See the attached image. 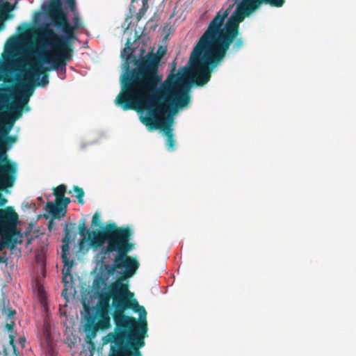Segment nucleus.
I'll return each instance as SVG.
<instances>
[{"mask_svg": "<svg viewBox=\"0 0 356 356\" xmlns=\"http://www.w3.org/2000/svg\"><path fill=\"white\" fill-rule=\"evenodd\" d=\"M226 15L225 13H216L194 48L188 64L176 74L174 67L163 82L158 71L161 58L166 54V47L160 46L156 53L151 51L146 54L145 50L140 48L137 58L133 55L134 49L131 48V41L128 38L121 51L124 63L120 76L121 91L115 100V104L147 99L152 94H161V88L169 79L172 87L176 86L177 90L188 86L186 94H189L193 83L206 84L210 80L211 72L222 63L228 51L220 35V27Z\"/></svg>", "mask_w": 356, "mask_h": 356, "instance_id": "1", "label": "nucleus"}, {"mask_svg": "<svg viewBox=\"0 0 356 356\" xmlns=\"http://www.w3.org/2000/svg\"><path fill=\"white\" fill-rule=\"evenodd\" d=\"M95 288L99 303L97 309H110L115 324L114 332L108 334L105 342L110 343L108 356H142L139 350L148 337L147 312L139 305L134 294L128 289V280L121 277L108 286L100 277Z\"/></svg>", "mask_w": 356, "mask_h": 356, "instance_id": "2", "label": "nucleus"}, {"mask_svg": "<svg viewBox=\"0 0 356 356\" xmlns=\"http://www.w3.org/2000/svg\"><path fill=\"white\" fill-rule=\"evenodd\" d=\"M79 234L90 246L102 247L99 254L104 271L108 276L123 274L132 277L139 268V262L127 254L134 244L129 242L131 232L125 228H118L117 224H80Z\"/></svg>", "mask_w": 356, "mask_h": 356, "instance_id": "3", "label": "nucleus"}, {"mask_svg": "<svg viewBox=\"0 0 356 356\" xmlns=\"http://www.w3.org/2000/svg\"><path fill=\"white\" fill-rule=\"evenodd\" d=\"M170 83V79L161 87V94H152L147 99L127 101L117 104L123 110L140 109V119L149 129H159L165 137L168 150L175 148L172 133L174 115L178 110L186 107L191 101L190 94L185 88L176 90V86Z\"/></svg>", "mask_w": 356, "mask_h": 356, "instance_id": "4", "label": "nucleus"}, {"mask_svg": "<svg viewBox=\"0 0 356 356\" xmlns=\"http://www.w3.org/2000/svg\"><path fill=\"white\" fill-rule=\"evenodd\" d=\"M25 54V66L16 67L19 70L17 74V85L10 90V94L13 98V101L10 104V113L14 120L22 116L23 109L26 112L30 111L28 102L35 90V86L44 87L49 83L48 75L43 74L41 76L46 70L43 67L42 63Z\"/></svg>", "mask_w": 356, "mask_h": 356, "instance_id": "5", "label": "nucleus"}, {"mask_svg": "<svg viewBox=\"0 0 356 356\" xmlns=\"http://www.w3.org/2000/svg\"><path fill=\"white\" fill-rule=\"evenodd\" d=\"M284 2V0H232L225 10H219L227 14L220 27V35L227 49L232 43V51H236L243 46L244 40L239 37L238 28L240 22L246 15L256 10L262 3L279 8Z\"/></svg>", "mask_w": 356, "mask_h": 356, "instance_id": "6", "label": "nucleus"}, {"mask_svg": "<svg viewBox=\"0 0 356 356\" xmlns=\"http://www.w3.org/2000/svg\"><path fill=\"white\" fill-rule=\"evenodd\" d=\"M54 38H57V35L50 26L47 24H42L41 31L38 33L35 40V48L33 53L40 58L45 57L42 63L49 65L48 70H60V72L65 75L67 62L64 60L58 51L54 50Z\"/></svg>", "mask_w": 356, "mask_h": 356, "instance_id": "7", "label": "nucleus"}, {"mask_svg": "<svg viewBox=\"0 0 356 356\" xmlns=\"http://www.w3.org/2000/svg\"><path fill=\"white\" fill-rule=\"evenodd\" d=\"M47 12L54 20L53 26L60 29L63 34L53 38L56 47L71 48L73 40H79L74 32L83 26V23L70 22L66 12L63 10V3L60 0H51L47 6Z\"/></svg>", "mask_w": 356, "mask_h": 356, "instance_id": "8", "label": "nucleus"}, {"mask_svg": "<svg viewBox=\"0 0 356 356\" xmlns=\"http://www.w3.org/2000/svg\"><path fill=\"white\" fill-rule=\"evenodd\" d=\"M23 46L24 42L19 37L12 36L7 40L2 55L3 62L0 63V72L25 66L26 55L23 53Z\"/></svg>", "mask_w": 356, "mask_h": 356, "instance_id": "9", "label": "nucleus"}, {"mask_svg": "<svg viewBox=\"0 0 356 356\" xmlns=\"http://www.w3.org/2000/svg\"><path fill=\"white\" fill-rule=\"evenodd\" d=\"M84 308V331L93 337V331L98 328L106 329L111 327L110 309L90 307L88 303L83 302Z\"/></svg>", "mask_w": 356, "mask_h": 356, "instance_id": "10", "label": "nucleus"}, {"mask_svg": "<svg viewBox=\"0 0 356 356\" xmlns=\"http://www.w3.org/2000/svg\"><path fill=\"white\" fill-rule=\"evenodd\" d=\"M74 225H75V224H65V236L62 240L63 243L61 247V258L62 261L63 263V269L62 270V274L63 282L64 283L65 286H66L69 283L67 281V277L70 276L71 278H72V277L71 276V271L74 264V261L70 260L68 257L69 244L72 238V229L73 228Z\"/></svg>", "mask_w": 356, "mask_h": 356, "instance_id": "11", "label": "nucleus"}, {"mask_svg": "<svg viewBox=\"0 0 356 356\" xmlns=\"http://www.w3.org/2000/svg\"><path fill=\"white\" fill-rule=\"evenodd\" d=\"M2 161L0 164V188L4 189L7 187H11L15 184L17 179V166L16 163H10L5 157H2Z\"/></svg>", "mask_w": 356, "mask_h": 356, "instance_id": "12", "label": "nucleus"}, {"mask_svg": "<svg viewBox=\"0 0 356 356\" xmlns=\"http://www.w3.org/2000/svg\"><path fill=\"white\" fill-rule=\"evenodd\" d=\"M66 215V212L59 205V202H47L43 209V213L37 216L36 220L42 218L48 222H53L54 220H61Z\"/></svg>", "mask_w": 356, "mask_h": 356, "instance_id": "13", "label": "nucleus"}, {"mask_svg": "<svg viewBox=\"0 0 356 356\" xmlns=\"http://www.w3.org/2000/svg\"><path fill=\"white\" fill-rule=\"evenodd\" d=\"M18 224H0V236H1V245L0 250L7 247L13 250L15 248V239L14 238L17 225Z\"/></svg>", "mask_w": 356, "mask_h": 356, "instance_id": "14", "label": "nucleus"}, {"mask_svg": "<svg viewBox=\"0 0 356 356\" xmlns=\"http://www.w3.org/2000/svg\"><path fill=\"white\" fill-rule=\"evenodd\" d=\"M0 222H21L18 214L13 207H7L0 209Z\"/></svg>", "mask_w": 356, "mask_h": 356, "instance_id": "15", "label": "nucleus"}, {"mask_svg": "<svg viewBox=\"0 0 356 356\" xmlns=\"http://www.w3.org/2000/svg\"><path fill=\"white\" fill-rule=\"evenodd\" d=\"M8 113L10 116L11 117V122H9V124L7 126H5L2 122H0V149L5 148L4 142L1 140V138L7 137L9 135V132L12 129L13 124L15 121V120H13V118L10 113V106H8ZM17 120V119H16V120Z\"/></svg>", "mask_w": 356, "mask_h": 356, "instance_id": "16", "label": "nucleus"}, {"mask_svg": "<svg viewBox=\"0 0 356 356\" xmlns=\"http://www.w3.org/2000/svg\"><path fill=\"white\" fill-rule=\"evenodd\" d=\"M18 1L16 0L14 4H11L0 0V19L6 20L8 18V13L15 8V4Z\"/></svg>", "mask_w": 356, "mask_h": 356, "instance_id": "17", "label": "nucleus"}, {"mask_svg": "<svg viewBox=\"0 0 356 356\" xmlns=\"http://www.w3.org/2000/svg\"><path fill=\"white\" fill-rule=\"evenodd\" d=\"M66 4L68 6L73 15L72 22H74L75 25H76L77 23H83L81 15L76 9V1L66 0Z\"/></svg>", "mask_w": 356, "mask_h": 356, "instance_id": "18", "label": "nucleus"}, {"mask_svg": "<svg viewBox=\"0 0 356 356\" xmlns=\"http://www.w3.org/2000/svg\"><path fill=\"white\" fill-rule=\"evenodd\" d=\"M1 140L4 142L5 148L0 149L1 152V157H5L6 159V150L9 149L11 146L16 142L17 137L15 136H8L7 137L1 138Z\"/></svg>", "mask_w": 356, "mask_h": 356, "instance_id": "19", "label": "nucleus"}, {"mask_svg": "<svg viewBox=\"0 0 356 356\" xmlns=\"http://www.w3.org/2000/svg\"><path fill=\"white\" fill-rule=\"evenodd\" d=\"M69 193H73L74 194L75 197L77 198L79 204H83V203H84V200H83L84 191L81 188L74 186L72 188V191H70Z\"/></svg>", "mask_w": 356, "mask_h": 356, "instance_id": "20", "label": "nucleus"}, {"mask_svg": "<svg viewBox=\"0 0 356 356\" xmlns=\"http://www.w3.org/2000/svg\"><path fill=\"white\" fill-rule=\"evenodd\" d=\"M1 311V313L6 316L7 319L12 318L16 314L15 310L6 305V300L4 299H3V307Z\"/></svg>", "mask_w": 356, "mask_h": 356, "instance_id": "21", "label": "nucleus"}, {"mask_svg": "<svg viewBox=\"0 0 356 356\" xmlns=\"http://www.w3.org/2000/svg\"><path fill=\"white\" fill-rule=\"evenodd\" d=\"M66 191V186L64 184H60L56 188H54V195L56 196L54 201L59 202L64 197Z\"/></svg>", "mask_w": 356, "mask_h": 356, "instance_id": "22", "label": "nucleus"}, {"mask_svg": "<svg viewBox=\"0 0 356 356\" xmlns=\"http://www.w3.org/2000/svg\"><path fill=\"white\" fill-rule=\"evenodd\" d=\"M58 49V52L61 54V57L67 62V60L72 59V48L67 47H57Z\"/></svg>", "mask_w": 356, "mask_h": 356, "instance_id": "23", "label": "nucleus"}, {"mask_svg": "<svg viewBox=\"0 0 356 356\" xmlns=\"http://www.w3.org/2000/svg\"><path fill=\"white\" fill-rule=\"evenodd\" d=\"M14 238L15 239V242H14L15 247L16 246V245L21 244L23 242V238H24L23 234L21 233L20 232H19L17 229V231H15Z\"/></svg>", "mask_w": 356, "mask_h": 356, "instance_id": "24", "label": "nucleus"}, {"mask_svg": "<svg viewBox=\"0 0 356 356\" xmlns=\"http://www.w3.org/2000/svg\"><path fill=\"white\" fill-rule=\"evenodd\" d=\"M70 202V200L68 197H65V196L62 197V200L59 201V205L63 210L67 213V208L68 204Z\"/></svg>", "mask_w": 356, "mask_h": 356, "instance_id": "25", "label": "nucleus"}, {"mask_svg": "<svg viewBox=\"0 0 356 356\" xmlns=\"http://www.w3.org/2000/svg\"><path fill=\"white\" fill-rule=\"evenodd\" d=\"M22 208L24 211H25L26 209L35 210L36 209V206L35 204L32 202H24L22 204Z\"/></svg>", "mask_w": 356, "mask_h": 356, "instance_id": "26", "label": "nucleus"}, {"mask_svg": "<svg viewBox=\"0 0 356 356\" xmlns=\"http://www.w3.org/2000/svg\"><path fill=\"white\" fill-rule=\"evenodd\" d=\"M9 339H10V344L11 345L13 349V353L15 354V356H19L18 355V352H17V347L15 344V337L13 335V334H10L9 336Z\"/></svg>", "mask_w": 356, "mask_h": 356, "instance_id": "27", "label": "nucleus"}, {"mask_svg": "<svg viewBox=\"0 0 356 356\" xmlns=\"http://www.w3.org/2000/svg\"><path fill=\"white\" fill-rule=\"evenodd\" d=\"M101 221V213L97 211L92 216L91 222H100Z\"/></svg>", "mask_w": 356, "mask_h": 356, "instance_id": "28", "label": "nucleus"}, {"mask_svg": "<svg viewBox=\"0 0 356 356\" xmlns=\"http://www.w3.org/2000/svg\"><path fill=\"white\" fill-rule=\"evenodd\" d=\"M14 322H11L10 323H6L5 325L6 329L8 332H12L14 327Z\"/></svg>", "mask_w": 356, "mask_h": 356, "instance_id": "29", "label": "nucleus"}, {"mask_svg": "<svg viewBox=\"0 0 356 356\" xmlns=\"http://www.w3.org/2000/svg\"><path fill=\"white\" fill-rule=\"evenodd\" d=\"M7 203V200L5 197L0 198V206L3 207Z\"/></svg>", "mask_w": 356, "mask_h": 356, "instance_id": "30", "label": "nucleus"}, {"mask_svg": "<svg viewBox=\"0 0 356 356\" xmlns=\"http://www.w3.org/2000/svg\"><path fill=\"white\" fill-rule=\"evenodd\" d=\"M19 343L22 345V346L24 347V343H25V339L24 338H20L19 339Z\"/></svg>", "mask_w": 356, "mask_h": 356, "instance_id": "31", "label": "nucleus"}, {"mask_svg": "<svg viewBox=\"0 0 356 356\" xmlns=\"http://www.w3.org/2000/svg\"><path fill=\"white\" fill-rule=\"evenodd\" d=\"M59 72H58V76H60V78L61 79H64L65 76V74L63 75V74L62 72H60V70H58Z\"/></svg>", "mask_w": 356, "mask_h": 356, "instance_id": "32", "label": "nucleus"}, {"mask_svg": "<svg viewBox=\"0 0 356 356\" xmlns=\"http://www.w3.org/2000/svg\"><path fill=\"white\" fill-rule=\"evenodd\" d=\"M87 220L88 219H87L86 216H83L79 222H86L87 221Z\"/></svg>", "mask_w": 356, "mask_h": 356, "instance_id": "33", "label": "nucleus"}, {"mask_svg": "<svg viewBox=\"0 0 356 356\" xmlns=\"http://www.w3.org/2000/svg\"><path fill=\"white\" fill-rule=\"evenodd\" d=\"M66 293H67V289H64L62 291V296L65 298H67V296H66Z\"/></svg>", "mask_w": 356, "mask_h": 356, "instance_id": "34", "label": "nucleus"}, {"mask_svg": "<svg viewBox=\"0 0 356 356\" xmlns=\"http://www.w3.org/2000/svg\"><path fill=\"white\" fill-rule=\"evenodd\" d=\"M37 225V224H32V223H30V224H29V228H30L31 229H33L34 227H35V225Z\"/></svg>", "mask_w": 356, "mask_h": 356, "instance_id": "35", "label": "nucleus"}, {"mask_svg": "<svg viewBox=\"0 0 356 356\" xmlns=\"http://www.w3.org/2000/svg\"><path fill=\"white\" fill-rule=\"evenodd\" d=\"M55 224H48L49 229H51Z\"/></svg>", "mask_w": 356, "mask_h": 356, "instance_id": "36", "label": "nucleus"}, {"mask_svg": "<svg viewBox=\"0 0 356 356\" xmlns=\"http://www.w3.org/2000/svg\"><path fill=\"white\" fill-rule=\"evenodd\" d=\"M1 97V93L0 92V97Z\"/></svg>", "mask_w": 356, "mask_h": 356, "instance_id": "37", "label": "nucleus"}]
</instances>
